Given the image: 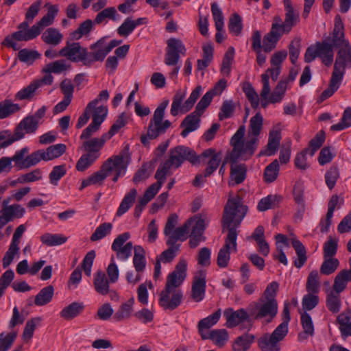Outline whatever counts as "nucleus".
I'll return each instance as SVG.
<instances>
[{
  "label": "nucleus",
  "mask_w": 351,
  "mask_h": 351,
  "mask_svg": "<svg viewBox=\"0 0 351 351\" xmlns=\"http://www.w3.org/2000/svg\"><path fill=\"white\" fill-rule=\"evenodd\" d=\"M342 80L343 77L332 71V76L330 80L329 87L322 92L319 97V101H323L331 97L339 88Z\"/></svg>",
  "instance_id": "40"
},
{
  "label": "nucleus",
  "mask_w": 351,
  "mask_h": 351,
  "mask_svg": "<svg viewBox=\"0 0 351 351\" xmlns=\"http://www.w3.org/2000/svg\"><path fill=\"white\" fill-rule=\"evenodd\" d=\"M339 265V261L336 258L324 257V261L320 267V273L323 275L333 274Z\"/></svg>",
  "instance_id": "60"
},
{
  "label": "nucleus",
  "mask_w": 351,
  "mask_h": 351,
  "mask_svg": "<svg viewBox=\"0 0 351 351\" xmlns=\"http://www.w3.org/2000/svg\"><path fill=\"white\" fill-rule=\"evenodd\" d=\"M90 49L93 52L89 53L88 51L86 64H90L96 61H103L109 53L107 52L105 40L103 38L91 45Z\"/></svg>",
  "instance_id": "29"
},
{
  "label": "nucleus",
  "mask_w": 351,
  "mask_h": 351,
  "mask_svg": "<svg viewBox=\"0 0 351 351\" xmlns=\"http://www.w3.org/2000/svg\"><path fill=\"white\" fill-rule=\"evenodd\" d=\"M201 92L202 87L200 86H197L192 91L188 99L182 105L185 94L181 91H178L173 99L170 110L171 114L176 117L178 114L179 112L186 113L189 111L199 97Z\"/></svg>",
  "instance_id": "9"
},
{
  "label": "nucleus",
  "mask_w": 351,
  "mask_h": 351,
  "mask_svg": "<svg viewBox=\"0 0 351 351\" xmlns=\"http://www.w3.org/2000/svg\"><path fill=\"white\" fill-rule=\"evenodd\" d=\"M351 126V107L345 109L340 121L331 126L333 131H341Z\"/></svg>",
  "instance_id": "64"
},
{
  "label": "nucleus",
  "mask_w": 351,
  "mask_h": 351,
  "mask_svg": "<svg viewBox=\"0 0 351 351\" xmlns=\"http://www.w3.org/2000/svg\"><path fill=\"white\" fill-rule=\"evenodd\" d=\"M202 114V113L195 110L184 118L180 124V127L184 128L181 132L182 137H186L190 132L199 128Z\"/></svg>",
  "instance_id": "30"
},
{
  "label": "nucleus",
  "mask_w": 351,
  "mask_h": 351,
  "mask_svg": "<svg viewBox=\"0 0 351 351\" xmlns=\"http://www.w3.org/2000/svg\"><path fill=\"white\" fill-rule=\"evenodd\" d=\"M287 88V82L286 80H280L269 97L270 103H280L285 96Z\"/></svg>",
  "instance_id": "59"
},
{
  "label": "nucleus",
  "mask_w": 351,
  "mask_h": 351,
  "mask_svg": "<svg viewBox=\"0 0 351 351\" xmlns=\"http://www.w3.org/2000/svg\"><path fill=\"white\" fill-rule=\"evenodd\" d=\"M82 302H74L65 306L60 312V317L66 320L72 319L79 315L84 310Z\"/></svg>",
  "instance_id": "41"
},
{
  "label": "nucleus",
  "mask_w": 351,
  "mask_h": 351,
  "mask_svg": "<svg viewBox=\"0 0 351 351\" xmlns=\"http://www.w3.org/2000/svg\"><path fill=\"white\" fill-rule=\"evenodd\" d=\"M285 20L280 16L273 18L272 23L277 27L283 34H289L292 29L300 21L299 12L293 8L291 0H284Z\"/></svg>",
  "instance_id": "6"
},
{
  "label": "nucleus",
  "mask_w": 351,
  "mask_h": 351,
  "mask_svg": "<svg viewBox=\"0 0 351 351\" xmlns=\"http://www.w3.org/2000/svg\"><path fill=\"white\" fill-rule=\"evenodd\" d=\"M255 308H252V304L249 306L248 310L252 316L255 319L266 318L268 322H271L278 313V302L267 301L260 299L257 303L254 304Z\"/></svg>",
  "instance_id": "10"
},
{
  "label": "nucleus",
  "mask_w": 351,
  "mask_h": 351,
  "mask_svg": "<svg viewBox=\"0 0 351 351\" xmlns=\"http://www.w3.org/2000/svg\"><path fill=\"white\" fill-rule=\"evenodd\" d=\"M18 31L12 34L16 41H28L33 40L38 36V32L36 27L32 26L29 28L27 23H21L18 25Z\"/></svg>",
  "instance_id": "32"
},
{
  "label": "nucleus",
  "mask_w": 351,
  "mask_h": 351,
  "mask_svg": "<svg viewBox=\"0 0 351 351\" xmlns=\"http://www.w3.org/2000/svg\"><path fill=\"white\" fill-rule=\"evenodd\" d=\"M188 160L193 165H197L198 158L195 152L188 147L183 145L177 146L171 149L169 152V158L161 164L158 169H161L165 176L171 174V169H177L182 164Z\"/></svg>",
  "instance_id": "3"
},
{
  "label": "nucleus",
  "mask_w": 351,
  "mask_h": 351,
  "mask_svg": "<svg viewBox=\"0 0 351 351\" xmlns=\"http://www.w3.org/2000/svg\"><path fill=\"white\" fill-rule=\"evenodd\" d=\"M73 41L69 38L66 42L65 46L59 51V56L64 57L71 62H83L86 64L87 49L82 47L80 43Z\"/></svg>",
  "instance_id": "12"
},
{
  "label": "nucleus",
  "mask_w": 351,
  "mask_h": 351,
  "mask_svg": "<svg viewBox=\"0 0 351 351\" xmlns=\"http://www.w3.org/2000/svg\"><path fill=\"white\" fill-rule=\"evenodd\" d=\"M53 293L54 288L52 285L43 288L35 296V304L38 306L46 305L51 301Z\"/></svg>",
  "instance_id": "47"
},
{
  "label": "nucleus",
  "mask_w": 351,
  "mask_h": 351,
  "mask_svg": "<svg viewBox=\"0 0 351 351\" xmlns=\"http://www.w3.org/2000/svg\"><path fill=\"white\" fill-rule=\"evenodd\" d=\"M112 225L110 223H103L100 224L90 236L91 241H97L110 234Z\"/></svg>",
  "instance_id": "63"
},
{
  "label": "nucleus",
  "mask_w": 351,
  "mask_h": 351,
  "mask_svg": "<svg viewBox=\"0 0 351 351\" xmlns=\"http://www.w3.org/2000/svg\"><path fill=\"white\" fill-rule=\"evenodd\" d=\"M291 241L297 255L293 260V265L300 269L305 265L307 261L306 250L304 245L296 238H292Z\"/></svg>",
  "instance_id": "35"
},
{
  "label": "nucleus",
  "mask_w": 351,
  "mask_h": 351,
  "mask_svg": "<svg viewBox=\"0 0 351 351\" xmlns=\"http://www.w3.org/2000/svg\"><path fill=\"white\" fill-rule=\"evenodd\" d=\"M300 319L304 334H299L298 338L300 340H302L314 335V325L311 315L307 313H303L301 315Z\"/></svg>",
  "instance_id": "52"
},
{
  "label": "nucleus",
  "mask_w": 351,
  "mask_h": 351,
  "mask_svg": "<svg viewBox=\"0 0 351 351\" xmlns=\"http://www.w3.org/2000/svg\"><path fill=\"white\" fill-rule=\"evenodd\" d=\"M63 37L58 29L49 27L43 32L41 38L45 44L56 47L62 41Z\"/></svg>",
  "instance_id": "39"
},
{
  "label": "nucleus",
  "mask_w": 351,
  "mask_h": 351,
  "mask_svg": "<svg viewBox=\"0 0 351 351\" xmlns=\"http://www.w3.org/2000/svg\"><path fill=\"white\" fill-rule=\"evenodd\" d=\"M187 263L184 259H180L176 266L173 271L170 273L167 278L165 287V293L170 289L180 291L178 288L182 284L186 277Z\"/></svg>",
  "instance_id": "13"
},
{
  "label": "nucleus",
  "mask_w": 351,
  "mask_h": 351,
  "mask_svg": "<svg viewBox=\"0 0 351 351\" xmlns=\"http://www.w3.org/2000/svg\"><path fill=\"white\" fill-rule=\"evenodd\" d=\"M110 283L111 282L103 271L99 270L94 274V287L98 293L107 295L110 292Z\"/></svg>",
  "instance_id": "36"
},
{
  "label": "nucleus",
  "mask_w": 351,
  "mask_h": 351,
  "mask_svg": "<svg viewBox=\"0 0 351 351\" xmlns=\"http://www.w3.org/2000/svg\"><path fill=\"white\" fill-rule=\"evenodd\" d=\"M247 173V167L244 164L234 165L231 166L230 176L228 185L233 186L242 183Z\"/></svg>",
  "instance_id": "34"
},
{
  "label": "nucleus",
  "mask_w": 351,
  "mask_h": 351,
  "mask_svg": "<svg viewBox=\"0 0 351 351\" xmlns=\"http://www.w3.org/2000/svg\"><path fill=\"white\" fill-rule=\"evenodd\" d=\"M177 241H173V239H167L166 243L169 248L162 252L156 258L163 263L171 262L180 251V244H176Z\"/></svg>",
  "instance_id": "38"
},
{
  "label": "nucleus",
  "mask_w": 351,
  "mask_h": 351,
  "mask_svg": "<svg viewBox=\"0 0 351 351\" xmlns=\"http://www.w3.org/2000/svg\"><path fill=\"white\" fill-rule=\"evenodd\" d=\"M206 272L204 270L197 271L193 278L191 287V298L196 302L202 301L206 293Z\"/></svg>",
  "instance_id": "20"
},
{
  "label": "nucleus",
  "mask_w": 351,
  "mask_h": 351,
  "mask_svg": "<svg viewBox=\"0 0 351 351\" xmlns=\"http://www.w3.org/2000/svg\"><path fill=\"white\" fill-rule=\"evenodd\" d=\"M178 220V217L175 213L169 216L164 228V234L167 237V239H173V241H184L186 225L183 224L178 228H176Z\"/></svg>",
  "instance_id": "18"
},
{
  "label": "nucleus",
  "mask_w": 351,
  "mask_h": 351,
  "mask_svg": "<svg viewBox=\"0 0 351 351\" xmlns=\"http://www.w3.org/2000/svg\"><path fill=\"white\" fill-rule=\"evenodd\" d=\"M184 225H186L185 230L184 241L187 239L190 228H191V235H199L203 236L205 229L206 223L205 220L202 218L196 217H191L188 219Z\"/></svg>",
  "instance_id": "33"
},
{
  "label": "nucleus",
  "mask_w": 351,
  "mask_h": 351,
  "mask_svg": "<svg viewBox=\"0 0 351 351\" xmlns=\"http://www.w3.org/2000/svg\"><path fill=\"white\" fill-rule=\"evenodd\" d=\"M186 49L182 42L178 39L170 38L165 56V63L168 66H176L180 60V54L184 55Z\"/></svg>",
  "instance_id": "16"
},
{
  "label": "nucleus",
  "mask_w": 351,
  "mask_h": 351,
  "mask_svg": "<svg viewBox=\"0 0 351 351\" xmlns=\"http://www.w3.org/2000/svg\"><path fill=\"white\" fill-rule=\"evenodd\" d=\"M183 293L182 291H169L165 293V289L160 294L159 304L165 310L173 311L182 303Z\"/></svg>",
  "instance_id": "21"
},
{
  "label": "nucleus",
  "mask_w": 351,
  "mask_h": 351,
  "mask_svg": "<svg viewBox=\"0 0 351 351\" xmlns=\"http://www.w3.org/2000/svg\"><path fill=\"white\" fill-rule=\"evenodd\" d=\"M210 340L219 348H223L229 340V334L226 329H215L210 331Z\"/></svg>",
  "instance_id": "42"
},
{
  "label": "nucleus",
  "mask_w": 351,
  "mask_h": 351,
  "mask_svg": "<svg viewBox=\"0 0 351 351\" xmlns=\"http://www.w3.org/2000/svg\"><path fill=\"white\" fill-rule=\"evenodd\" d=\"M282 197L280 195H269L262 198L257 205L259 211H265L275 208L281 201Z\"/></svg>",
  "instance_id": "54"
},
{
  "label": "nucleus",
  "mask_w": 351,
  "mask_h": 351,
  "mask_svg": "<svg viewBox=\"0 0 351 351\" xmlns=\"http://www.w3.org/2000/svg\"><path fill=\"white\" fill-rule=\"evenodd\" d=\"M17 58L20 62L29 66L40 58V54L36 50L25 48L18 52Z\"/></svg>",
  "instance_id": "48"
},
{
  "label": "nucleus",
  "mask_w": 351,
  "mask_h": 351,
  "mask_svg": "<svg viewBox=\"0 0 351 351\" xmlns=\"http://www.w3.org/2000/svg\"><path fill=\"white\" fill-rule=\"evenodd\" d=\"M129 156L126 153L119 155L112 156L108 160H111L112 172L114 171L115 175L112 178V181L116 182L120 176L124 174L128 165L129 163Z\"/></svg>",
  "instance_id": "26"
},
{
  "label": "nucleus",
  "mask_w": 351,
  "mask_h": 351,
  "mask_svg": "<svg viewBox=\"0 0 351 351\" xmlns=\"http://www.w3.org/2000/svg\"><path fill=\"white\" fill-rule=\"evenodd\" d=\"M316 58H319L322 62L327 66H330L332 64L334 59L333 45L330 43L329 36L322 42H317L315 45H312L307 48L304 55L305 62H311Z\"/></svg>",
  "instance_id": "4"
},
{
  "label": "nucleus",
  "mask_w": 351,
  "mask_h": 351,
  "mask_svg": "<svg viewBox=\"0 0 351 351\" xmlns=\"http://www.w3.org/2000/svg\"><path fill=\"white\" fill-rule=\"evenodd\" d=\"M160 171L161 169H157L155 174V178L157 180V182L151 184L145 191L143 196L141 198L145 201V203H149L155 197L165 182L167 176Z\"/></svg>",
  "instance_id": "31"
},
{
  "label": "nucleus",
  "mask_w": 351,
  "mask_h": 351,
  "mask_svg": "<svg viewBox=\"0 0 351 351\" xmlns=\"http://www.w3.org/2000/svg\"><path fill=\"white\" fill-rule=\"evenodd\" d=\"M344 34V25L341 18L339 15H337L335 18V25L332 36L330 38V43L333 45V48H343L348 47L349 41L345 39Z\"/></svg>",
  "instance_id": "24"
},
{
  "label": "nucleus",
  "mask_w": 351,
  "mask_h": 351,
  "mask_svg": "<svg viewBox=\"0 0 351 351\" xmlns=\"http://www.w3.org/2000/svg\"><path fill=\"white\" fill-rule=\"evenodd\" d=\"M47 107L43 106L38 109L34 114H29L23 118L16 126L20 135H22V139L25 134H32L36 133L39 125L43 122V119L46 114Z\"/></svg>",
  "instance_id": "8"
},
{
  "label": "nucleus",
  "mask_w": 351,
  "mask_h": 351,
  "mask_svg": "<svg viewBox=\"0 0 351 351\" xmlns=\"http://www.w3.org/2000/svg\"><path fill=\"white\" fill-rule=\"evenodd\" d=\"M134 254L133 257V265L136 272H143L146 266L145 252L141 245H135L134 247Z\"/></svg>",
  "instance_id": "43"
},
{
  "label": "nucleus",
  "mask_w": 351,
  "mask_h": 351,
  "mask_svg": "<svg viewBox=\"0 0 351 351\" xmlns=\"http://www.w3.org/2000/svg\"><path fill=\"white\" fill-rule=\"evenodd\" d=\"M319 274L317 270L311 271L307 278L306 289L309 293H318L319 291Z\"/></svg>",
  "instance_id": "57"
},
{
  "label": "nucleus",
  "mask_w": 351,
  "mask_h": 351,
  "mask_svg": "<svg viewBox=\"0 0 351 351\" xmlns=\"http://www.w3.org/2000/svg\"><path fill=\"white\" fill-rule=\"evenodd\" d=\"M281 130L279 126H274L269 132L268 142L266 147L261 150L258 156H273L280 146L281 140Z\"/></svg>",
  "instance_id": "23"
},
{
  "label": "nucleus",
  "mask_w": 351,
  "mask_h": 351,
  "mask_svg": "<svg viewBox=\"0 0 351 351\" xmlns=\"http://www.w3.org/2000/svg\"><path fill=\"white\" fill-rule=\"evenodd\" d=\"M286 325L280 324L271 335L265 334L258 340V346L262 351H280V342L287 335Z\"/></svg>",
  "instance_id": "7"
},
{
  "label": "nucleus",
  "mask_w": 351,
  "mask_h": 351,
  "mask_svg": "<svg viewBox=\"0 0 351 351\" xmlns=\"http://www.w3.org/2000/svg\"><path fill=\"white\" fill-rule=\"evenodd\" d=\"M163 119L164 117L154 114L149 123L147 134L141 137V141L144 145L149 144V140L155 139L165 134L171 126V123L169 120L163 121Z\"/></svg>",
  "instance_id": "11"
},
{
  "label": "nucleus",
  "mask_w": 351,
  "mask_h": 351,
  "mask_svg": "<svg viewBox=\"0 0 351 351\" xmlns=\"http://www.w3.org/2000/svg\"><path fill=\"white\" fill-rule=\"evenodd\" d=\"M39 88V84L36 83L34 80L32 81L29 85L23 88L15 95L16 100H31L35 95L36 90Z\"/></svg>",
  "instance_id": "49"
},
{
  "label": "nucleus",
  "mask_w": 351,
  "mask_h": 351,
  "mask_svg": "<svg viewBox=\"0 0 351 351\" xmlns=\"http://www.w3.org/2000/svg\"><path fill=\"white\" fill-rule=\"evenodd\" d=\"M130 238L129 232H124L117 236L112 243V250L115 252L117 258L121 261H127L132 255L134 246L132 242L125 243Z\"/></svg>",
  "instance_id": "14"
},
{
  "label": "nucleus",
  "mask_w": 351,
  "mask_h": 351,
  "mask_svg": "<svg viewBox=\"0 0 351 351\" xmlns=\"http://www.w3.org/2000/svg\"><path fill=\"white\" fill-rule=\"evenodd\" d=\"M108 140H109V138L104 134L99 138H92L84 141L82 143V148H83L87 154H90L99 158L100 156V150Z\"/></svg>",
  "instance_id": "27"
},
{
  "label": "nucleus",
  "mask_w": 351,
  "mask_h": 351,
  "mask_svg": "<svg viewBox=\"0 0 351 351\" xmlns=\"http://www.w3.org/2000/svg\"><path fill=\"white\" fill-rule=\"evenodd\" d=\"M284 34H285L272 23L269 32L266 34L263 37V51L265 53L271 51L276 48L278 42Z\"/></svg>",
  "instance_id": "28"
},
{
  "label": "nucleus",
  "mask_w": 351,
  "mask_h": 351,
  "mask_svg": "<svg viewBox=\"0 0 351 351\" xmlns=\"http://www.w3.org/2000/svg\"><path fill=\"white\" fill-rule=\"evenodd\" d=\"M120 15L117 13L114 7H108L99 12L95 16L94 23L100 24L106 19L117 21L120 19Z\"/></svg>",
  "instance_id": "51"
},
{
  "label": "nucleus",
  "mask_w": 351,
  "mask_h": 351,
  "mask_svg": "<svg viewBox=\"0 0 351 351\" xmlns=\"http://www.w3.org/2000/svg\"><path fill=\"white\" fill-rule=\"evenodd\" d=\"M40 241L47 246H55L64 243L67 238L60 234L45 233L40 237Z\"/></svg>",
  "instance_id": "55"
},
{
  "label": "nucleus",
  "mask_w": 351,
  "mask_h": 351,
  "mask_svg": "<svg viewBox=\"0 0 351 351\" xmlns=\"http://www.w3.org/2000/svg\"><path fill=\"white\" fill-rule=\"evenodd\" d=\"M247 207L241 204L239 196L228 199L223 210L222 228L228 229V234L225 244L220 249L217 255V265L221 268L228 266L230 259V253L237 252V232L235 228L238 226L247 213Z\"/></svg>",
  "instance_id": "1"
},
{
  "label": "nucleus",
  "mask_w": 351,
  "mask_h": 351,
  "mask_svg": "<svg viewBox=\"0 0 351 351\" xmlns=\"http://www.w3.org/2000/svg\"><path fill=\"white\" fill-rule=\"evenodd\" d=\"M66 149V146L62 143L51 145L46 149H38L26 157L22 167H31L41 160L49 161L58 158L65 153Z\"/></svg>",
  "instance_id": "5"
},
{
  "label": "nucleus",
  "mask_w": 351,
  "mask_h": 351,
  "mask_svg": "<svg viewBox=\"0 0 351 351\" xmlns=\"http://www.w3.org/2000/svg\"><path fill=\"white\" fill-rule=\"evenodd\" d=\"M254 336L246 333L238 337L232 343L233 351H247L254 341Z\"/></svg>",
  "instance_id": "45"
},
{
  "label": "nucleus",
  "mask_w": 351,
  "mask_h": 351,
  "mask_svg": "<svg viewBox=\"0 0 351 351\" xmlns=\"http://www.w3.org/2000/svg\"><path fill=\"white\" fill-rule=\"evenodd\" d=\"M245 134V127L241 125L230 139L232 150L230 153V160L237 162L239 159L246 160L250 159L257 149L259 139H254L247 136L243 139Z\"/></svg>",
  "instance_id": "2"
},
{
  "label": "nucleus",
  "mask_w": 351,
  "mask_h": 351,
  "mask_svg": "<svg viewBox=\"0 0 351 351\" xmlns=\"http://www.w3.org/2000/svg\"><path fill=\"white\" fill-rule=\"evenodd\" d=\"M263 128V117L261 112H257L250 120L247 136L254 139H259V135Z\"/></svg>",
  "instance_id": "37"
},
{
  "label": "nucleus",
  "mask_w": 351,
  "mask_h": 351,
  "mask_svg": "<svg viewBox=\"0 0 351 351\" xmlns=\"http://www.w3.org/2000/svg\"><path fill=\"white\" fill-rule=\"evenodd\" d=\"M198 164L201 162L207 163V167L205 169L204 176L208 177L217 170L221 162V152H216L213 148H209L204 150L200 155L197 156Z\"/></svg>",
  "instance_id": "15"
},
{
  "label": "nucleus",
  "mask_w": 351,
  "mask_h": 351,
  "mask_svg": "<svg viewBox=\"0 0 351 351\" xmlns=\"http://www.w3.org/2000/svg\"><path fill=\"white\" fill-rule=\"evenodd\" d=\"M134 304V298H130L120 306L119 308L114 313L113 318L117 322H120L121 320L129 318L133 312Z\"/></svg>",
  "instance_id": "44"
},
{
  "label": "nucleus",
  "mask_w": 351,
  "mask_h": 351,
  "mask_svg": "<svg viewBox=\"0 0 351 351\" xmlns=\"http://www.w3.org/2000/svg\"><path fill=\"white\" fill-rule=\"evenodd\" d=\"M108 113V109L104 106L97 107L93 114L92 123L85 128L80 138L82 140H88L99 129L100 125L105 120V118Z\"/></svg>",
  "instance_id": "17"
},
{
  "label": "nucleus",
  "mask_w": 351,
  "mask_h": 351,
  "mask_svg": "<svg viewBox=\"0 0 351 351\" xmlns=\"http://www.w3.org/2000/svg\"><path fill=\"white\" fill-rule=\"evenodd\" d=\"M347 269L341 271L335 277L333 284V291L340 294L346 287L347 282L350 281Z\"/></svg>",
  "instance_id": "61"
},
{
  "label": "nucleus",
  "mask_w": 351,
  "mask_h": 351,
  "mask_svg": "<svg viewBox=\"0 0 351 351\" xmlns=\"http://www.w3.org/2000/svg\"><path fill=\"white\" fill-rule=\"evenodd\" d=\"M228 29L230 34L238 36L241 34L243 29L242 19L237 13H234L230 17L228 21Z\"/></svg>",
  "instance_id": "62"
},
{
  "label": "nucleus",
  "mask_w": 351,
  "mask_h": 351,
  "mask_svg": "<svg viewBox=\"0 0 351 351\" xmlns=\"http://www.w3.org/2000/svg\"><path fill=\"white\" fill-rule=\"evenodd\" d=\"M137 195V191L135 189H131L122 199L116 213L118 217L125 214L132 206Z\"/></svg>",
  "instance_id": "46"
},
{
  "label": "nucleus",
  "mask_w": 351,
  "mask_h": 351,
  "mask_svg": "<svg viewBox=\"0 0 351 351\" xmlns=\"http://www.w3.org/2000/svg\"><path fill=\"white\" fill-rule=\"evenodd\" d=\"M93 23L92 20L87 19L80 23L77 29L70 33L71 40H77L83 36L88 34L93 29Z\"/></svg>",
  "instance_id": "50"
},
{
  "label": "nucleus",
  "mask_w": 351,
  "mask_h": 351,
  "mask_svg": "<svg viewBox=\"0 0 351 351\" xmlns=\"http://www.w3.org/2000/svg\"><path fill=\"white\" fill-rule=\"evenodd\" d=\"M346 66H351V46L340 49L337 54L333 72L343 77Z\"/></svg>",
  "instance_id": "22"
},
{
  "label": "nucleus",
  "mask_w": 351,
  "mask_h": 351,
  "mask_svg": "<svg viewBox=\"0 0 351 351\" xmlns=\"http://www.w3.org/2000/svg\"><path fill=\"white\" fill-rule=\"evenodd\" d=\"M111 160H106L101 165L100 170L93 173L82 182L80 190L90 185H101L105 179L112 173Z\"/></svg>",
  "instance_id": "19"
},
{
  "label": "nucleus",
  "mask_w": 351,
  "mask_h": 351,
  "mask_svg": "<svg viewBox=\"0 0 351 351\" xmlns=\"http://www.w3.org/2000/svg\"><path fill=\"white\" fill-rule=\"evenodd\" d=\"M326 305L327 308L332 313H337L340 311L341 302L340 294L330 291L326 298Z\"/></svg>",
  "instance_id": "53"
},
{
  "label": "nucleus",
  "mask_w": 351,
  "mask_h": 351,
  "mask_svg": "<svg viewBox=\"0 0 351 351\" xmlns=\"http://www.w3.org/2000/svg\"><path fill=\"white\" fill-rule=\"evenodd\" d=\"M223 315L226 319V326L230 328L249 320V315L244 308L234 311L233 308H228L223 311Z\"/></svg>",
  "instance_id": "25"
},
{
  "label": "nucleus",
  "mask_w": 351,
  "mask_h": 351,
  "mask_svg": "<svg viewBox=\"0 0 351 351\" xmlns=\"http://www.w3.org/2000/svg\"><path fill=\"white\" fill-rule=\"evenodd\" d=\"M20 110L21 107L18 104H14L10 100L5 99L0 103V119H5Z\"/></svg>",
  "instance_id": "56"
},
{
  "label": "nucleus",
  "mask_w": 351,
  "mask_h": 351,
  "mask_svg": "<svg viewBox=\"0 0 351 351\" xmlns=\"http://www.w3.org/2000/svg\"><path fill=\"white\" fill-rule=\"evenodd\" d=\"M1 210L10 221H13L15 218L23 217L25 213V208L20 204H12L5 208H3Z\"/></svg>",
  "instance_id": "58"
}]
</instances>
